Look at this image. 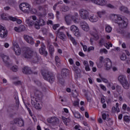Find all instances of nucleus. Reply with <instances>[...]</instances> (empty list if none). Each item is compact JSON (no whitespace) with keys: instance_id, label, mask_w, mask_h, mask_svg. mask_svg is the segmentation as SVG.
Wrapping results in <instances>:
<instances>
[{"instance_id":"nucleus-1","label":"nucleus","mask_w":130,"mask_h":130,"mask_svg":"<svg viewBox=\"0 0 130 130\" xmlns=\"http://www.w3.org/2000/svg\"><path fill=\"white\" fill-rule=\"evenodd\" d=\"M110 18L116 24H117L119 27L125 28V27L127 26V22H126V21L122 19V17H121L120 15L111 14Z\"/></svg>"},{"instance_id":"nucleus-2","label":"nucleus","mask_w":130,"mask_h":130,"mask_svg":"<svg viewBox=\"0 0 130 130\" xmlns=\"http://www.w3.org/2000/svg\"><path fill=\"white\" fill-rule=\"evenodd\" d=\"M40 98H41V92L39 91L35 93V97H31V104L36 109H41L42 107V104L38 101Z\"/></svg>"},{"instance_id":"nucleus-3","label":"nucleus","mask_w":130,"mask_h":130,"mask_svg":"<svg viewBox=\"0 0 130 130\" xmlns=\"http://www.w3.org/2000/svg\"><path fill=\"white\" fill-rule=\"evenodd\" d=\"M24 56L25 58H32L34 62H37L39 58L37 53L33 52V50L31 48H27L25 51Z\"/></svg>"},{"instance_id":"nucleus-4","label":"nucleus","mask_w":130,"mask_h":130,"mask_svg":"<svg viewBox=\"0 0 130 130\" xmlns=\"http://www.w3.org/2000/svg\"><path fill=\"white\" fill-rule=\"evenodd\" d=\"M36 20H37L36 16L32 15L25 20V23L28 27H32L35 25L36 29H38V30H39V29H40V25H39L38 22H34L35 21H36Z\"/></svg>"},{"instance_id":"nucleus-5","label":"nucleus","mask_w":130,"mask_h":130,"mask_svg":"<svg viewBox=\"0 0 130 130\" xmlns=\"http://www.w3.org/2000/svg\"><path fill=\"white\" fill-rule=\"evenodd\" d=\"M42 76L44 77V79L50 83H53L54 82V75L49 71H45L42 73Z\"/></svg>"},{"instance_id":"nucleus-6","label":"nucleus","mask_w":130,"mask_h":130,"mask_svg":"<svg viewBox=\"0 0 130 130\" xmlns=\"http://www.w3.org/2000/svg\"><path fill=\"white\" fill-rule=\"evenodd\" d=\"M20 10L25 14H29L31 11V6L27 3H22L19 6Z\"/></svg>"},{"instance_id":"nucleus-7","label":"nucleus","mask_w":130,"mask_h":130,"mask_svg":"<svg viewBox=\"0 0 130 130\" xmlns=\"http://www.w3.org/2000/svg\"><path fill=\"white\" fill-rule=\"evenodd\" d=\"M10 124H17L18 126H24V120L21 118H16L10 121Z\"/></svg>"},{"instance_id":"nucleus-8","label":"nucleus","mask_w":130,"mask_h":130,"mask_svg":"<svg viewBox=\"0 0 130 130\" xmlns=\"http://www.w3.org/2000/svg\"><path fill=\"white\" fill-rule=\"evenodd\" d=\"M79 15L83 20H88L89 19V11L81 9L79 10Z\"/></svg>"},{"instance_id":"nucleus-9","label":"nucleus","mask_w":130,"mask_h":130,"mask_svg":"<svg viewBox=\"0 0 130 130\" xmlns=\"http://www.w3.org/2000/svg\"><path fill=\"white\" fill-rule=\"evenodd\" d=\"M82 2H91L95 5H98L99 6H106L107 5V1L106 0H80Z\"/></svg>"},{"instance_id":"nucleus-10","label":"nucleus","mask_w":130,"mask_h":130,"mask_svg":"<svg viewBox=\"0 0 130 130\" xmlns=\"http://www.w3.org/2000/svg\"><path fill=\"white\" fill-rule=\"evenodd\" d=\"M70 30L73 33L76 37H80L81 36V33L79 30V27L75 25H73L70 27Z\"/></svg>"},{"instance_id":"nucleus-11","label":"nucleus","mask_w":130,"mask_h":130,"mask_svg":"<svg viewBox=\"0 0 130 130\" xmlns=\"http://www.w3.org/2000/svg\"><path fill=\"white\" fill-rule=\"evenodd\" d=\"M47 122L53 125H57L59 123V119L56 117H52L47 120Z\"/></svg>"},{"instance_id":"nucleus-12","label":"nucleus","mask_w":130,"mask_h":130,"mask_svg":"<svg viewBox=\"0 0 130 130\" xmlns=\"http://www.w3.org/2000/svg\"><path fill=\"white\" fill-rule=\"evenodd\" d=\"M99 44H100V45H104L105 47L107 49H109L110 47H112V44L111 43H106V40H105L104 39H101L99 41Z\"/></svg>"},{"instance_id":"nucleus-13","label":"nucleus","mask_w":130,"mask_h":130,"mask_svg":"<svg viewBox=\"0 0 130 130\" xmlns=\"http://www.w3.org/2000/svg\"><path fill=\"white\" fill-rule=\"evenodd\" d=\"M8 36V30L6 27L1 25L0 26V37L1 38H6Z\"/></svg>"},{"instance_id":"nucleus-14","label":"nucleus","mask_w":130,"mask_h":130,"mask_svg":"<svg viewBox=\"0 0 130 130\" xmlns=\"http://www.w3.org/2000/svg\"><path fill=\"white\" fill-rule=\"evenodd\" d=\"M13 45V48H12V49L14 50L15 54H16V55H20V54H21V48L19 47V45H18L17 43L14 42Z\"/></svg>"},{"instance_id":"nucleus-15","label":"nucleus","mask_w":130,"mask_h":130,"mask_svg":"<svg viewBox=\"0 0 130 130\" xmlns=\"http://www.w3.org/2000/svg\"><path fill=\"white\" fill-rule=\"evenodd\" d=\"M80 27L81 29H82V30H83L84 31H85L86 32H88V31L90 30V27H89V25L85 21H82L80 23Z\"/></svg>"},{"instance_id":"nucleus-16","label":"nucleus","mask_w":130,"mask_h":130,"mask_svg":"<svg viewBox=\"0 0 130 130\" xmlns=\"http://www.w3.org/2000/svg\"><path fill=\"white\" fill-rule=\"evenodd\" d=\"M105 66L106 68V70L107 71H109V70L112 67V63L111 62V60L110 59L107 58L104 60Z\"/></svg>"},{"instance_id":"nucleus-17","label":"nucleus","mask_w":130,"mask_h":130,"mask_svg":"<svg viewBox=\"0 0 130 130\" xmlns=\"http://www.w3.org/2000/svg\"><path fill=\"white\" fill-rule=\"evenodd\" d=\"M23 37L24 39L27 42V43L31 45L34 44V40L32 37H30L28 35H24Z\"/></svg>"},{"instance_id":"nucleus-18","label":"nucleus","mask_w":130,"mask_h":130,"mask_svg":"<svg viewBox=\"0 0 130 130\" xmlns=\"http://www.w3.org/2000/svg\"><path fill=\"white\" fill-rule=\"evenodd\" d=\"M117 33H119V34H122L124 38H130V32L128 31L122 32V31L117 29Z\"/></svg>"},{"instance_id":"nucleus-19","label":"nucleus","mask_w":130,"mask_h":130,"mask_svg":"<svg viewBox=\"0 0 130 130\" xmlns=\"http://www.w3.org/2000/svg\"><path fill=\"white\" fill-rule=\"evenodd\" d=\"M89 20L90 22L95 23V22H97L98 20H99V18L97 15L92 14L90 16V18H89Z\"/></svg>"},{"instance_id":"nucleus-20","label":"nucleus","mask_w":130,"mask_h":130,"mask_svg":"<svg viewBox=\"0 0 130 130\" xmlns=\"http://www.w3.org/2000/svg\"><path fill=\"white\" fill-rule=\"evenodd\" d=\"M61 119L65 125H68L69 123L71 122V118L70 117L67 118L64 116H62Z\"/></svg>"},{"instance_id":"nucleus-21","label":"nucleus","mask_w":130,"mask_h":130,"mask_svg":"<svg viewBox=\"0 0 130 130\" xmlns=\"http://www.w3.org/2000/svg\"><path fill=\"white\" fill-rule=\"evenodd\" d=\"M66 35H67V36L69 38V39L71 40V41H72L73 44H74V45H77L78 43H77L75 38H74V37H72V35L71 34H70V33L69 32H67Z\"/></svg>"},{"instance_id":"nucleus-22","label":"nucleus","mask_w":130,"mask_h":130,"mask_svg":"<svg viewBox=\"0 0 130 130\" xmlns=\"http://www.w3.org/2000/svg\"><path fill=\"white\" fill-rule=\"evenodd\" d=\"M57 35H58L59 39L62 40H66V38H67V37L63 34V32L60 31V29H58Z\"/></svg>"},{"instance_id":"nucleus-23","label":"nucleus","mask_w":130,"mask_h":130,"mask_svg":"<svg viewBox=\"0 0 130 130\" xmlns=\"http://www.w3.org/2000/svg\"><path fill=\"white\" fill-rule=\"evenodd\" d=\"M118 80L120 82V84H122V83H124L126 81H127L126 79V77L124 75H120L118 77Z\"/></svg>"},{"instance_id":"nucleus-24","label":"nucleus","mask_w":130,"mask_h":130,"mask_svg":"<svg viewBox=\"0 0 130 130\" xmlns=\"http://www.w3.org/2000/svg\"><path fill=\"white\" fill-rule=\"evenodd\" d=\"M92 32L93 33V34L95 35V36H94V37L95 38V40H98V39H99V36H98V35H97V34H98V33H99V30H98V28H97L96 27H93L92 28Z\"/></svg>"},{"instance_id":"nucleus-25","label":"nucleus","mask_w":130,"mask_h":130,"mask_svg":"<svg viewBox=\"0 0 130 130\" xmlns=\"http://www.w3.org/2000/svg\"><path fill=\"white\" fill-rule=\"evenodd\" d=\"M39 52L41 54H45L47 55V51L45 50V46L44 45H42L41 48L39 49Z\"/></svg>"},{"instance_id":"nucleus-26","label":"nucleus","mask_w":130,"mask_h":130,"mask_svg":"<svg viewBox=\"0 0 130 130\" xmlns=\"http://www.w3.org/2000/svg\"><path fill=\"white\" fill-rule=\"evenodd\" d=\"M70 71L68 69H63L61 72V76L62 78H66V77H68L69 76V74Z\"/></svg>"},{"instance_id":"nucleus-27","label":"nucleus","mask_w":130,"mask_h":130,"mask_svg":"<svg viewBox=\"0 0 130 130\" xmlns=\"http://www.w3.org/2000/svg\"><path fill=\"white\" fill-rule=\"evenodd\" d=\"M121 85H122L124 89H125L126 90L129 89V82H128L127 80L123 82Z\"/></svg>"},{"instance_id":"nucleus-28","label":"nucleus","mask_w":130,"mask_h":130,"mask_svg":"<svg viewBox=\"0 0 130 130\" xmlns=\"http://www.w3.org/2000/svg\"><path fill=\"white\" fill-rule=\"evenodd\" d=\"M22 72L23 73V74H32V71H31V69L28 67L24 68L22 70Z\"/></svg>"},{"instance_id":"nucleus-29","label":"nucleus","mask_w":130,"mask_h":130,"mask_svg":"<svg viewBox=\"0 0 130 130\" xmlns=\"http://www.w3.org/2000/svg\"><path fill=\"white\" fill-rule=\"evenodd\" d=\"M48 47L51 55H52L54 52V47L50 44H48Z\"/></svg>"},{"instance_id":"nucleus-30","label":"nucleus","mask_w":130,"mask_h":130,"mask_svg":"<svg viewBox=\"0 0 130 130\" xmlns=\"http://www.w3.org/2000/svg\"><path fill=\"white\" fill-rule=\"evenodd\" d=\"M71 20H72V16L67 15L65 16V21L66 22L67 25L71 24Z\"/></svg>"},{"instance_id":"nucleus-31","label":"nucleus","mask_w":130,"mask_h":130,"mask_svg":"<svg viewBox=\"0 0 130 130\" xmlns=\"http://www.w3.org/2000/svg\"><path fill=\"white\" fill-rule=\"evenodd\" d=\"M78 17L79 14H78V13H75L74 14V15L71 16V19L73 20L74 23H77Z\"/></svg>"},{"instance_id":"nucleus-32","label":"nucleus","mask_w":130,"mask_h":130,"mask_svg":"<svg viewBox=\"0 0 130 130\" xmlns=\"http://www.w3.org/2000/svg\"><path fill=\"white\" fill-rule=\"evenodd\" d=\"M1 57L4 62H5V63H6V62H8V61H9V59H10L9 56L5 55V54H2Z\"/></svg>"},{"instance_id":"nucleus-33","label":"nucleus","mask_w":130,"mask_h":130,"mask_svg":"<svg viewBox=\"0 0 130 130\" xmlns=\"http://www.w3.org/2000/svg\"><path fill=\"white\" fill-rule=\"evenodd\" d=\"M106 14V11L103 10L102 11H99L97 12V15L99 18H102L103 16H104Z\"/></svg>"},{"instance_id":"nucleus-34","label":"nucleus","mask_w":130,"mask_h":130,"mask_svg":"<svg viewBox=\"0 0 130 130\" xmlns=\"http://www.w3.org/2000/svg\"><path fill=\"white\" fill-rule=\"evenodd\" d=\"M39 11H44L45 12L46 11H48V5H45L44 6H40L38 8Z\"/></svg>"},{"instance_id":"nucleus-35","label":"nucleus","mask_w":130,"mask_h":130,"mask_svg":"<svg viewBox=\"0 0 130 130\" xmlns=\"http://www.w3.org/2000/svg\"><path fill=\"white\" fill-rule=\"evenodd\" d=\"M38 23L39 24L40 26H44L45 24H46V22L45 20L42 18L40 19Z\"/></svg>"},{"instance_id":"nucleus-36","label":"nucleus","mask_w":130,"mask_h":130,"mask_svg":"<svg viewBox=\"0 0 130 130\" xmlns=\"http://www.w3.org/2000/svg\"><path fill=\"white\" fill-rule=\"evenodd\" d=\"M105 31L107 33H110L111 31H112V27H111L110 25H107L105 27Z\"/></svg>"},{"instance_id":"nucleus-37","label":"nucleus","mask_w":130,"mask_h":130,"mask_svg":"<svg viewBox=\"0 0 130 130\" xmlns=\"http://www.w3.org/2000/svg\"><path fill=\"white\" fill-rule=\"evenodd\" d=\"M123 110H126V111H128V112H130V108L129 107H127V105H126V104H124L122 105V107Z\"/></svg>"},{"instance_id":"nucleus-38","label":"nucleus","mask_w":130,"mask_h":130,"mask_svg":"<svg viewBox=\"0 0 130 130\" xmlns=\"http://www.w3.org/2000/svg\"><path fill=\"white\" fill-rule=\"evenodd\" d=\"M123 119L124 121L128 123L130 121V116L125 115L123 116Z\"/></svg>"},{"instance_id":"nucleus-39","label":"nucleus","mask_w":130,"mask_h":130,"mask_svg":"<svg viewBox=\"0 0 130 130\" xmlns=\"http://www.w3.org/2000/svg\"><path fill=\"white\" fill-rule=\"evenodd\" d=\"M45 2V0H35L34 1V5H40V4H43Z\"/></svg>"},{"instance_id":"nucleus-40","label":"nucleus","mask_w":130,"mask_h":130,"mask_svg":"<svg viewBox=\"0 0 130 130\" xmlns=\"http://www.w3.org/2000/svg\"><path fill=\"white\" fill-rule=\"evenodd\" d=\"M73 106H75V107H78L80 105V100H76L73 102Z\"/></svg>"},{"instance_id":"nucleus-41","label":"nucleus","mask_w":130,"mask_h":130,"mask_svg":"<svg viewBox=\"0 0 130 130\" xmlns=\"http://www.w3.org/2000/svg\"><path fill=\"white\" fill-rule=\"evenodd\" d=\"M120 10L123 13H127V8L124 6H121L120 8Z\"/></svg>"},{"instance_id":"nucleus-42","label":"nucleus","mask_w":130,"mask_h":130,"mask_svg":"<svg viewBox=\"0 0 130 130\" xmlns=\"http://www.w3.org/2000/svg\"><path fill=\"white\" fill-rule=\"evenodd\" d=\"M73 113L76 118H81V115L78 112H73Z\"/></svg>"},{"instance_id":"nucleus-43","label":"nucleus","mask_w":130,"mask_h":130,"mask_svg":"<svg viewBox=\"0 0 130 130\" xmlns=\"http://www.w3.org/2000/svg\"><path fill=\"white\" fill-rule=\"evenodd\" d=\"M100 53H101V54H102V53L107 54V53H108V51H107L106 49H101L100 51Z\"/></svg>"},{"instance_id":"nucleus-44","label":"nucleus","mask_w":130,"mask_h":130,"mask_svg":"<svg viewBox=\"0 0 130 130\" xmlns=\"http://www.w3.org/2000/svg\"><path fill=\"white\" fill-rule=\"evenodd\" d=\"M19 27V30L20 32H23L26 30V27L24 25H20Z\"/></svg>"},{"instance_id":"nucleus-45","label":"nucleus","mask_w":130,"mask_h":130,"mask_svg":"<svg viewBox=\"0 0 130 130\" xmlns=\"http://www.w3.org/2000/svg\"><path fill=\"white\" fill-rule=\"evenodd\" d=\"M106 7H107V8H110V9H115V7L114 6H113L111 4H108L107 2V4L106 5Z\"/></svg>"},{"instance_id":"nucleus-46","label":"nucleus","mask_w":130,"mask_h":130,"mask_svg":"<svg viewBox=\"0 0 130 130\" xmlns=\"http://www.w3.org/2000/svg\"><path fill=\"white\" fill-rule=\"evenodd\" d=\"M120 57L121 60H125V59H126V55H125L124 53H123L120 56Z\"/></svg>"},{"instance_id":"nucleus-47","label":"nucleus","mask_w":130,"mask_h":130,"mask_svg":"<svg viewBox=\"0 0 130 130\" xmlns=\"http://www.w3.org/2000/svg\"><path fill=\"white\" fill-rule=\"evenodd\" d=\"M1 17L3 20H8V19H9V17H8V16H7V15H6V14H3L1 15Z\"/></svg>"},{"instance_id":"nucleus-48","label":"nucleus","mask_w":130,"mask_h":130,"mask_svg":"<svg viewBox=\"0 0 130 130\" xmlns=\"http://www.w3.org/2000/svg\"><path fill=\"white\" fill-rule=\"evenodd\" d=\"M70 10V8H69V7L68 6H64L62 8V11L63 12H68V11H69Z\"/></svg>"},{"instance_id":"nucleus-49","label":"nucleus","mask_w":130,"mask_h":130,"mask_svg":"<svg viewBox=\"0 0 130 130\" xmlns=\"http://www.w3.org/2000/svg\"><path fill=\"white\" fill-rule=\"evenodd\" d=\"M59 27V24H53L52 25V28L53 30H55L56 29H57Z\"/></svg>"},{"instance_id":"nucleus-50","label":"nucleus","mask_w":130,"mask_h":130,"mask_svg":"<svg viewBox=\"0 0 130 130\" xmlns=\"http://www.w3.org/2000/svg\"><path fill=\"white\" fill-rule=\"evenodd\" d=\"M95 49V48L93 46L89 47L87 49V51L88 52H90V51H94Z\"/></svg>"},{"instance_id":"nucleus-51","label":"nucleus","mask_w":130,"mask_h":130,"mask_svg":"<svg viewBox=\"0 0 130 130\" xmlns=\"http://www.w3.org/2000/svg\"><path fill=\"white\" fill-rule=\"evenodd\" d=\"M7 112L9 116H12V115H11L10 113H11V112H13V109L11 108H8L7 110Z\"/></svg>"},{"instance_id":"nucleus-52","label":"nucleus","mask_w":130,"mask_h":130,"mask_svg":"<svg viewBox=\"0 0 130 130\" xmlns=\"http://www.w3.org/2000/svg\"><path fill=\"white\" fill-rule=\"evenodd\" d=\"M12 70L13 71V72H17L18 71V66H15L12 67Z\"/></svg>"},{"instance_id":"nucleus-53","label":"nucleus","mask_w":130,"mask_h":130,"mask_svg":"<svg viewBox=\"0 0 130 130\" xmlns=\"http://www.w3.org/2000/svg\"><path fill=\"white\" fill-rule=\"evenodd\" d=\"M9 19H10L11 21H13V22H15L17 20V18L16 17H13L12 16L9 17Z\"/></svg>"},{"instance_id":"nucleus-54","label":"nucleus","mask_w":130,"mask_h":130,"mask_svg":"<svg viewBox=\"0 0 130 130\" xmlns=\"http://www.w3.org/2000/svg\"><path fill=\"white\" fill-rule=\"evenodd\" d=\"M100 87L103 91H106V87L103 85V84H100Z\"/></svg>"},{"instance_id":"nucleus-55","label":"nucleus","mask_w":130,"mask_h":130,"mask_svg":"<svg viewBox=\"0 0 130 130\" xmlns=\"http://www.w3.org/2000/svg\"><path fill=\"white\" fill-rule=\"evenodd\" d=\"M102 118H103V119L105 120V119H106V118H107V115H106V114H105V113H103L102 114Z\"/></svg>"},{"instance_id":"nucleus-56","label":"nucleus","mask_w":130,"mask_h":130,"mask_svg":"<svg viewBox=\"0 0 130 130\" xmlns=\"http://www.w3.org/2000/svg\"><path fill=\"white\" fill-rule=\"evenodd\" d=\"M69 63L71 65H73L74 64V60H73V59L72 58H70L69 59Z\"/></svg>"},{"instance_id":"nucleus-57","label":"nucleus","mask_w":130,"mask_h":130,"mask_svg":"<svg viewBox=\"0 0 130 130\" xmlns=\"http://www.w3.org/2000/svg\"><path fill=\"white\" fill-rule=\"evenodd\" d=\"M14 30L16 31V32H21V31H20V28H19V27H14Z\"/></svg>"},{"instance_id":"nucleus-58","label":"nucleus","mask_w":130,"mask_h":130,"mask_svg":"<svg viewBox=\"0 0 130 130\" xmlns=\"http://www.w3.org/2000/svg\"><path fill=\"white\" fill-rule=\"evenodd\" d=\"M83 64L85 66V67H87L89 66V63H88V61L85 60L83 61Z\"/></svg>"},{"instance_id":"nucleus-59","label":"nucleus","mask_w":130,"mask_h":130,"mask_svg":"<svg viewBox=\"0 0 130 130\" xmlns=\"http://www.w3.org/2000/svg\"><path fill=\"white\" fill-rule=\"evenodd\" d=\"M102 81H103L104 83H108V80L106 79V78H102Z\"/></svg>"},{"instance_id":"nucleus-60","label":"nucleus","mask_w":130,"mask_h":130,"mask_svg":"<svg viewBox=\"0 0 130 130\" xmlns=\"http://www.w3.org/2000/svg\"><path fill=\"white\" fill-rule=\"evenodd\" d=\"M55 60L56 62H59V57H58L57 56H56L55 57Z\"/></svg>"},{"instance_id":"nucleus-61","label":"nucleus","mask_w":130,"mask_h":130,"mask_svg":"<svg viewBox=\"0 0 130 130\" xmlns=\"http://www.w3.org/2000/svg\"><path fill=\"white\" fill-rule=\"evenodd\" d=\"M85 69L86 72H89L91 71V69H90V67H89V65L88 66H85Z\"/></svg>"},{"instance_id":"nucleus-62","label":"nucleus","mask_w":130,"mask_h":130,"mask_svg":"<svg viewBox=\"0 0 130 130\" xmlns=\"http://www.w3.org/2000/svg\"><path fill=\"white\" fill-rule=\"evenodd\" d=\"M100 62H103L104 61V58L103 57V56L100 57Z\"/></svg>"},{"instance_id":"nucleus-63","label":"nucleus","mask_w":130,"mask_h":130,"mask_svg":"<svg viewBox=\"0 0 130 130\" xmlns=\"http://www.w3.org/2000/svg\"><path fill=\"white\" fill-rule=\"evenodd\" d=\"M16 21L17 22V24H21L22 23V20L19 19H16Z\"/></svg>"},{"instance_id":"nucleus-64","label":"nucleus","mask_w":130,"mask_h":130,"mask_svg":"<svg viewBox=\"0 0 130 130\" xmlns=\"http://www.w3.org/2000/svg\"><path fill=\"white\" fill-rule=\"evenodd\" d=\"M83 49L84 51H87L88 48H87V46L84 45V46H83Z\"/></svg>"}]
</instances>
